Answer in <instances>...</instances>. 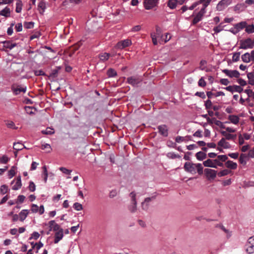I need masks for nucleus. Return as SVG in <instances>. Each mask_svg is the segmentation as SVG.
Listing matches in <instances>:
<instances>
[{
	"label": "nucleus",
	"mask_w": 254,
	"mask_h": 254,
	"mask_svg": "<svg viewBox=\"0 0 254 254\" xmlns=\"http://www.w3.org/2000/svg\"><path fill=\"white\" fill-rule=\"evenodd\" d=\"M221 134L225 136L226 140H234L236 138V134H232L227 133L226 131H221Z\"/></svg>",
	"instance_id": "nucleus-17"
},
{
	"label": "nucleus",
	"mask_w": 254,
	"mask_h": 254,
	"mask_svg": "<svg viewBox=\"0 0 254 254\" xmlns=\"http://www.w3.org/2000/svg\"><path fill=\"white\" fill-rule=\"evenodd\" d=\"M202 17V16L200 15L198 13L192 20V24L195 25L197 24L199 21H200L201 20Z\"/></svg>",
	"instance_id": "nucleus-35"
},
{
	"label": "nucleus",
	"mask_w": 254,
	"mask_h": 254,
	"mask_svg": "<svg viewBox=\"0 0 254 254\" xmlns=\"http://www.w3.org/2000/svg\"><path fill=\"white\" fill-rule=\"evenodd\" d=\"M59 169L61 171L65 174H70L71 172V170H68L64 167H60Z\"/></svg>",
	"instance_id": "nucleus-49"
},
{
	"label": "nucleus",
	"mask_w": 254,
	"mask_h": 254,
	"mask_svg": "<svg viewBox=\"0 0 254 254\" xmlns=\"http://www.w3.org/2000/svg\"><path fill=\"white\" fill-rule=\"evenodd\" d=\"M8 191V187L6 185H2L0 189V192L1 194H5Z\"/></svg>",
	"instance_id": "nucleus-40"
},
{
	"label": "nucleus",
	"mask_w": 254,
	"mask_h": 254,
	"mask_svg": "<svg viewBox=\"0 0 254 254\" xmlns=\"http://www.w3.org/2000/svg\"><path fill=\"white\" fill-rule=\"evenodd\" d=\"M232 0H221L217 5V9L218 10H221L224 7L230 5Z\"/></svg>",
	"instance_id": "nucleus-12"
},
{
	"label": "nucleus",
	"mask_w": 254,
	"mask_h": 254,
	"mask_svg": "<svg viewBox=\"0 0 254 254\" xmlns=\"http://www.w3.org/2000/svg\"><path fill=\"white\" fill-rule=\"evenodd\" d=\"M168 156L172 159L180 158L181 157V156L179 154H176L174 153H168Z\"/></svg>",
	"instance_id": "nucleus-52"
},
{
	"label": "nucleus",
	"mask_w": 254,
	"mask_h": 254,
	"mask_svg": "<svg viewBox=\"0 0 254 254\" xmlns=\"http://www.w3.org/2000/svg\"><path fill=\"white\" fill-rule=\"evenodd\" d=\"M6 126L8 128H16L15 127V124L12 121H9L6 124Z\"/></svg>",
	"instance_id": "nucleus-61"
},
{
	"label": "nucleus",
	"mask_w": 254,
	"mask_h": 254,
	"mask_svg": "<svg viewBox=\"0 0 254 254\" xmlns=\"http://www.w3.org/2000/svg\"><path fill=\"white\" fill-rule=\"evenodd\" d=\"M15 169L16 168L14 166H13L8 171V176L10 178H12L15 175Z\"/></svg>",
	"instance_id": "nucleus-44"
},
{
	"label": "nucleus",
	"mask_w": 254,
	"mask_h": 254,
	"mask_svg": "<svg viewBox=\"0 0 254 254\" xmlns=\"http://www.w3.org/2000/svg\"><path fill=\"white\" fill-rule=\"evenodd\" d=\"M73 208L74 209L77 211H80L83 209L82 205L78 202H75L74 203Z\"/></svg>",
	"instance_id": "nucleus-45"
},
{
	"label": "nucleus",
	"mask_w": 254,
	"mask_h": 254,
	"mask_svg": "<svg viewBox=\"0 0 254 254\" xmlns=\"http://www.w3.org/2000/svg\"><path fill=\"white\" fill-rule=\"evenodd\" d=\"M220 82L221 84L224 85H227L229 83V80L226 78L221 79L220 80Z\"/></svg>",
	"instance_id": "nucleus-64"
},
{
	"label": "nucleus",
	"mask_w": 254,
	"mask_h": 254,
	"mask_svg": "<svg viewBox=\"0 0 254 254\" xmlns=\"http://www.w3.org/2000/svg\"><path fill=\"white\" fill-rule=\"evenodd\" d=\"M178 0H169L168 2V6L171 9H174L176 7Z\"/></svg>",
	"instance_id": "nucleus-31"
},
{
	"label": "nucleus",
	"mask_w": 254,
	"mask_h": 254,
	"mask_svg": "<svg viewBox=\"0 0 254 254\" xmlns=\"http://www.w3.org/2000/svg\"><path fill=\"white\" fill-rule=\"evenodd\" d=\"M225 166L227 168L231 169H236L237 167V163L230 160H228L225 163Z\"/></svg>",
	"instance_id": "nucleus-21"
},
{
	"label": "nucleus",
	"mask_w": 254,
	"mask_h": 254,
	"mask_svg": "<svg viewBox=\"0 0 254 254\" xmlns=\"http://www.w3.org/2000/svg\"><path fill=\"white\" fill-rule=\"evenodd\" d=\"M13 148L17 151L21 150L23 148H26V147L20 142L14 143Z\"/></svg>",
	"instance_id": "nucleus-26"
},
{
	"label": "nucleus",
	"mask_w": 254,
	"mask_h": 254,
	"mask_svg": "<svg viewBox=\"0 0 254 254\" xmlns=\"http://www.w3.org/2000/svg\"><path fill=\"white\" fill-rule=\"evenodd\" d=\"M240 48L242 49H252L254 47L253 40L251 38L240 41Z\"/></svg>",
	"instance_id": "nucleus-2"
},
{
	"label": "nucleus",
	"mask_w": 254,
	"mask_h": 254,
	"mask_svg": "<svg viewBox=\"0 0 254 254\" xmlns=\"http://www.w3.org/2000/svg\"><path fill=\"white\" fill-rule=\"evenodd\" d=\"M46 148L49 149V150L47 151V152H50L51 151V146L50 145V144H45L42 145V146H41L42 149L44 150Z\"/></svg>",
	"instance_id": "nucleus-58"
},
{
	"label": "nucleus",
	"mask_w": 254,
	"mask_h": 254,
	"mask_svg": "<svg viewBox=\"0 0 254 254\" xmlns=\"http://www.w3.org/2000/svg\"><path fill=\"white\" fill-rule=\"evenodd\" d=\"M214 120V124L219 127L220 128L224 129L226 128V127L223 125V123L219 120H217L215 118H213Z\"/></svg>",
	"instance_id": "nucleus-36"
},
{
	"label": "nucleus",
	"mask_w": 254,
	"mask_h": 254,
	"mask_svg": "<svg viewBox=\"0 0 254 254\" xmlns=\"http://www.w3.org/2000/svg\"><path fill=\"white\" fill-rule=\"evenodd\" d=\"M151 37L152 39V41L153 42V44L154 45H157V39L158 38H162L163 36L162 35V30L160 27H159L158 26H156V32H152L151 33Z\"/></svg>",
	"instance_id": "nucleus-3"
},
{
	"label": "nucleus",
	"mask_w": 254,
	"mask_h": 254,
	"mask_svg": "<svg viewBox=\"0 0 254 254\" xmlns=\"http://www.w3.org/2000/svg\"><path fill=\"white\" fill-rule=\"evenodd\" d=\"M217 158L221 162L226 161L228 159V157L226 155H220L217 156Z\"/></svg>",
	"instance_id": "nucleus-50"
},
{
	"label": "nucleus",
	"mask_w": 254,
	"mask_h": 254,
	"mask_svg": "<svg viewBox=\"0 0 254 254\" xmlns=\"http://www.w3.org/2000/svg\"><path fill=\"white\" fill-rule=\"evenodd\" d=\"M141 81L142 79L137 76H130L127 78V82L133 86H137Z\"/></svg>",
	"instance_id": "nucleus-7"
},
{
	"label": "nucleus",
	"mask_w": 254,
	"mask_h": 254,
	"mask_svg": "<svg viewBox=\"0 0 254 254\" xmlns=\"http://www.w3.org/2000/svg\"><path fill=\"white\" fill-rule=\"evenodd\" d=\"M246 251L250 254L254 253V236L248 239L246 245Z\"/></svg>",
	"instance_id": "nucleus-6"
},
{
	"label": "nucleus",
	"mask_w": 254,
	"mask_h": 254,
	"mask_svg": "<svg viewBox=\"0 0 254 254\" xmlns=\"http://www.w3.org/2000/svg\"><path fill=\"white\" fill-rule=\"evenodd\" d=\"M212 104L210 100H207L205 102V106L206 109H209L212 108Z\"/></svg>",
	"instance_id": "nucleus-53"
},
{
	"label": "nucleus",
	"mask_w": 254,
	"mask_h": 254,
	"mask_svg": "<svg viewBox=\"0 0 254 254\" xmlns=\"http://www.w3.org/2000/svg\"><path fill=\"white\" fill-rule=\"evenodd\" d=\"M49 227L50 228V230L53 229L54 231H57L60 230L61 229L60 226L57 224L54 220H51L49 222Z\"/></svg>",
	"instance_id": "nucleus-18"
},
{
	"label": "nucleus",
	"mask_w": 254,
	"mask_h": 254,
	"mask_svg": "<svg viewBox=\"0 0 254 254\" xmlns=\"http://www.w3.org/2000/svg\"><path fill=\"white\" fill-rule=\"evenodd\" d=\"M204 173L207 178L214 179L217 175V171L211 169H205Z\"/></svg>",
	"instance_id": "nucleus-10"
},
{
	"label": "nucleus",
	"mask_w": 254,
	"mask_h": 254,
	"mask_svg": "<svg viewBox=\"0 0 254 254\" xmlns=\"http://www.w3.org/2000/svg\"><path fill=\"white\" fill-rule=\"evenodd\" d=\"M39 207L36 204H32L31 207V211L34 213L38 212Z\"/></svg>",
	"instance_id": "nucleus-63"
},
{
	"label": "nucleus",
	"mask_w": 254,
	"mask_h": 254,
	"mask_svg": "<svg viewBox=\"0 0 254 254\" xmlns=\"http://www.w3.org/2000/svg\"><path fill=\"white\" fill-rule=\"evenodd\" d=\"M213 162V160L208 159L206 161H204L203 164L205 167L216 168V165H214Z\"/></svg>",
	"instance_id": "nucleus-22"
},
{
	"label": "nucleus",
	"mask_w": 254,
	"mask_h": 254,
	"mask_svg": "<svg viewBox=\"0 0 254 254\" xmlns=\"http://www.w3.org/2000/svg\"><path fill=\"white\" fill-rule=\"evenodd\" d=\"M131 197V205H129L128 209L129 211L132 212H135L137 209V202L136 200V194L134 192H131L130 194Z\"/></svg>",
	"instance_id": "nucleus-4"
},
{
	"label": "nucleus",
	"mask_w": 254,
	"mask_h": 254,
	"mask_svg": "<svg viewBox=\"0 0 254 254\" xmlns=\"http://www.w3.org/2000/svg\"><path fill=\"white\" fill-rule=\"evenodd\" d=\"M3 44V47L9 49L10 50L13 49L14 47H15L16 46V43H12L9 41H5L2 42Z\"/></svg>",
	"instance_id": "nucleus-19"
},
{
	"label": "nucleus",
	"mask_w": 254,
	"mask_h": 254,
	"mask_svg": "<svg viewBox=\"0 0 254 254\" xmlns=\"http://www.w3.org/2000/svg\"><path fill=\"white\" fill-rule=\"evenodd\" d=\"M107 74L109 77H114L117 76V73L114 69L110 68L107 70Z\"/></svg>",
	"instance_id": "nucleus-30"
},
{
	"label": "nucleus",
	"mask_w": 254,
	"mask_h": 254,
	"mask_svg": "<svg viewBox=\"0 0 254 254\" xmlns=\"http://www.w3.org/2000/svg\"><path fill=\"white\" fill-rule=\"evenodd\" d=\"M31 245H33L32 248H33L35 246H36V249L37 250H39L43 246V244L41 242H39L38 243H35L34 244L33 243H31Z\"/></svg>",
	"instance_id": "nucleus-56"
},
{
	"label": "nucleus",
	"mask_w": 254,
	"mask_h": 254,
	"mask_svg": "<svg viewBox=\"0 0 254 254\" xmlns=\"http://www.w3.org/2000/svg\"><path fill=\"white\" fill-rule=\"evenodd\" d=\"M245 31L248 34L254 33V25L253 24L249 25H247Z\"/></svg>",
	"instance_id": "nucleus-33"
},
{
	"label": "nucleus",
	"mask_w": 254,
	"mask_h": 254,
	"mask_svg": "<svg viewBox=\"0 0 254 254\" xmlns=\"http://www.w3.org/2000/svg\"><path fill=\"white\" fill-rule=\"evenodd\" d=\"M198 84L200 87H204L206 86V82L204 80V79L202 77H201V78L199 79L198 82Z\"/></svg>",
	"instance_id": "nucleus-55"
},
{
	"label": "nucleus",
	"mask_w": 254,
	"mask_h": 254,
	"mask_svg": "<svg viewBox=\"0 0 254 254\" xmlns=\"http://www.w3.org/2000/svg\"><path fill=\"white\" fill-rule=\"evenodd\" d=\"M243 91V89L240 86L234 85V91L241 93Z\"/></svg>",
	"instance_id": "nucleus-62"
},
{
	"label": "nucleus",
	"mask_w": 254,
	"mask_h": 254,
	"mask_svg": "<svg viewBox=\"0 0 254 254\" xmlns=\"http://www.w3.org/2000/svg\"><path fill=\"white\" fill-rule=\"evenodd\" d=\"M184 168L185 170L191 174H195L196 172L199 175L203 173V167L200 163L194 164L192 162H187L185 163Z\"/></svg>",
	"instance_id": "nucleus-1"
},
{
	"label": "nucleus",
	"mask_w": 254,
	"mask_h": 254,
	"mask_svg": "<svg viewBox=\"0 0 254 254\" xmlns=\"http://www.w3.org/2000/svg\"><path fill=\"white\" fill-rule=\"evenodd\" d=\"M25 109L27 114H30V115L34 114V113L32 111V107H29V106H26V107H25Z\"/></svg>",
	"instance_id": "nucleus-60"
},
{
	"label": "nucleus",
	"mask_w": 254,
	"mask_h": 254,
	"mask_svg": "<svg viewBox=\"0 0 254 254\" xmlns=\"http://www.w3.org/2000/svg\"><path fill=\"white\" fill-rule=\"evenodd\" d=\"M206 64H207V62L205 60H201L199 63V64H200L199 68L202 70H205L206 68Z\"/></svg>",
	"instance_id": "nucleus-46"
},
{
	"label": "nucleus",
	"mask_w": 254,
	"mask_h": 254,
	"mask_svg": "<svg viewBox=\"0 0 254 254\" xmlns=\"http://www.w3.org/2000/svg\"><path fill=\"white\" fill-rule=\"evenodd\" d=\"M22 3L20 0H18L16 2V7L15 11L17 13H20L22 10Z\"/></svg>",
	"instance_id": "nucleus-34"
},
{
	"label": "nucleus",
	"mask_w": 254,
	"mask_h": 254,
	"mask_svg": "<svg viewBox=\"0 0 254 254\" xmlns=\"http://www.w3.org/2000/svg\"><path fill=\"white\" fill-rule=\"evenodd\" d=\"M242 60L245 63H249L252 61L250 54L246 53L242 56Z\"/></svg>",
	"instance_id": "nucleus-27"
},
{
	"label": "nucleus",
	"mask_w": 254,
	"mask_h": 254,
	"mask_svg": "<svg viewBox=\"0 0 254 254\" xmlns=\"http://www.w3.org/2000/svg\"><path fill=\"white\" fill-rule=\"evenodd\" d=\"M35 188H36V186H35L34 183L33 182H32V181L30 182L29 185V187H28L29 190L33 192L35 190Z\"/></svg>",
	"instance_id": "nucleus-51"
},
{
	"label": "nucleus",
	"mask_w": 254,
	"mask_h": 254,
	"mask_svg": "<svg viewBox=\"0 0 254 254\" xmlns=\"http://www.w3.org/2000/svg\"><path fill=\"white\" fill-rule=\"evenodd\" d=\"M222 72L224 73L226 75L231 78H238L240 76V73L238 71L236 70H230L227 69H225L222 70Z\"/></svg>",
	"instance_id": "nucleus-8"
},
{
	"label": "nucleus",
	"mask_w": 254,
	"mask_h": 254,
	"mask_svg": "<svg viewBox=\"0 0 254 254\" xmlns=\"http://www.w3.org/2000/svg\"><path fill=\"white\" fill-rule=\"evenodd\" d=\"M228 119L230 121L231 123L237 125L239 122V118L236 115H230L228 117Z\"/></svg>",
	"instance_id": "nucleus-24"
},
{
	"label": "nucleus",
	"mask_w": 254,
	"mask_h": 254,
	"mask_svg": "<svg viewBox=\"0 0 254 254\" xmlns=\"http://www.w3.org/2000/svg\"><path fill=\"white\" fill-rule=\"evenodd\" d=\"M9 158L6 155H3L2 157L0 159V161L1 163L3 164H6L8 161Z\"/></svg>",
	"instance_id": "nucleus-54"
},
{
	"label": "nucleus",
	"mask_w": 254,
	"mask_h": 254,
	"mask_svg": "<svg viewBox=\"0 0 254 254\" xmlns=\"http://www.w3.org/2000/svg\"><path fill=\"white\" fill-rule=\"evenodd\" d=\"M158 0H146L144 6L146 9H151L154 7L158 2Z\"/></svg>",
	"instance_id": "nucleus-13"
},
{
	"label": "nucleus",
	"mask_w": 254,
	"mask_h": 254,
	"mask_svg": "<svg viewBox=\"0 0 254 254\" xmlns=\"http://www.w3.org/2000/svg\"><path fill=\"white\" fill-rule=\"evenodd\" d=\"M43 175L44 176V181L45 183H46L47 181L48 174V171H47L46 166H44L43 167Z\"/></svg>",
	"instance_id": "nucleus-43"
},
{
	"label": "nucleus",
	"mask_w": 254,
	"mask_h": 254,
	"mask_svg": "<svg viewBox=\"0 0 254 254\" xmlns=\"http://www.w3.org/2000/svg\"><path fill=\"white\" fill-rule=\"evenodd\" d=\"M247 157V156L245 154H242L240 155V157L239 158V162L242 164L245 165L246 164V162L245 161V159Z\"/></svg>",
	"instance_id": "nucleus-38"
},
{
	"label": "nucleus",
	"mask_w": 254,
	"mask_h": 254,
	"mask_svg": "<svg viewBox=\"0 0 254 254\" xmlns=\"http://www.w3.org/2000/svg\"><path fill=\"white\" fill-rule=\"evenodd\" d=\"M218 146L223 147L225 149H229L231 147L230 144L226 141V139L224 138H221V139L218 142Z\"/></svg>",
	"instance_id": "nucleus-15"
},
{
	"label": "nucleus",
	"mask_w": 254,
	"mask_h": 254,
	"mask_svg": "<svg viewBox=\"0 0 254 254\" xmlns=\"http://www.w3.org/2000/svg\"><path fill=\"white\" fill-rule=\"evenodd\" d=\"M27 87L25 86H22L14 84L11 86V90L15 95H18L20 92L25 93Z\"/></svg>",
	"instance_id": "nucleus-5"
},
{
	"label": "nucleus",
	"mask_w": 254,
	"mask_h": 254,
	"mask_svg": "<svg viewBox=\"0 0 254 254\" xmlns=\"http://www.w3.org/2000/svg\"><path fill=\"white\" fill-rule=\"evenodd\" d=\"M195 95L200 97L202 99H205L206 98V96L203 92H196Z\"/></svg>",
	"instance_id": "nucleus-59"
},
{
	"label": "nucleus",
	"mask_w": 254,
	"mask_h": 254,
	"mask_svg": "<svg viewBox=\"0 0 254 254\" xmlns=\"http://www.w3.org/2000/svg\"><path fill=\"white\" fill-rule=\"evenodd\" d=\"M28 214V210H22L19 214V219L21 221H23L27 217Z\"/></svg>",
	"instance_id": "nucleus-20"
},
{
	"label": "nucleus",
	"mask_w": 254,
	"mask_h": 254,
	"mask_svg": "<svg viewBox=\"0 0 254 254\" xmlns=\"http://www.w3.org/2000/svg\"><path fill=\"white\" fill-rule=\"evenodd\" d=\"M230 171L227 169H224L218 173L219 177H222L227 175L230 173Z\"/></svg>",
	"instance_id": "nucleus-42"
},
{
	"label": "nucleus",
	"mask_w": 254,
	"mask_h": 254,
	"mask_svg": "<svg viewBox=\"0 0 254 254\" xmlns=\"http://www.w3.org/2000/svg\"><path fill=\"white\" fill-rule=\"evenodd\" d=\"M131 44V41L130 40L126 39L119 42L116 45V47L117 48L122 49L126 47H128Z\"/></svg>",
	"instance_id": "nucleus-9"
},
{
	"label": "nucleus",
	"mask_w": 254,
	"mask_h": 254,
	"mask_svg": "<svg viewBox=\"0 0 254 254\" xmlns=\"http://www.w3.org/2000/svg\"><path fill=\"white\" fill-rule=\"evenodd\" d=\"M213 161H214L213 163H214V165H216L215 168H217V166H220V167L223 166V163L222 162H221V161L219 160L217 157L216 159L213 160Z\"/></svg>",
	"instance_id": "nucleus-47"
},
{
	"label": "nucleus",
	"mask_w": 254,
	"mask_h": 254,
	"mask_svg": "<svg viewBox=\"0 0 254 254\" xmlns=\"http://www.w3.org/2000/svg\"><path fill=\"white\" fill-rule=\"evenodd\" d=\"M10 10L8 7H5L1 11H0V15L8 17L10 16Z\"/></svg>",
	"instance_id": "nucleus-25"
},
{
	"label": "nucleus",
	"mask_w": 254,
	"mask_h": 254,
	"mask_svg": "<svg viewBox=\"0 0 254 254\" xmlns=\"http://www.w3.org/2000/svg\"><path fill=\"white\" fill-rule=\"evenodd\" d=\"M240 55V52H236L234 53L232 57V61L234 62H237L239 61Z\"/></svg>",
	"instance_id": "nucleus-37"
},
{
	"label": "nucleus",
	"mask_w": 254,
	"mask_h": 254,
	"mask_svg": "<svg viewBox=\"0 0 254 254\" xmlns=\"http://www.w3.org/2000/svg\"><path fill=\"white\" fill-rule=\"evenodd\" d=\"M247 23L246 21H242L234 25V29H236L235 32H239L241 30L246 28Z\"/></svg>",
	"instance_id": "nucleus-16"
},
{
	"label": "nucleus",
	"mask_w": 254,
	"mask_h": 254,
	"mask_svg": "<svg viewBox=\"0 0 254 254\" xmlns=\"http://www.w3.org/2000/svg\"><path fill=\"white\" fill-rule=\"evenodd\" d=\"M21 177L19 176L17 178L15 185L12 187V190H17L21 187Z\"/></svg>",
	"instance_id": "nucleus-23"
},
{
	"label": "nucleus",
	"mask_w": 254,
	"mask_h": 254,
	"mask_svg": "<svg viewBox=\"0 0 254 254\" xmlns=\"http://www.w3.org/2000/svg\"><path fill=\"white\" fill-rule=\"evenodd\" d=\"M45 8L46 5L45 2L42 1L39 2L38 5V9L40 11V13L42 14L44 12Z\"/></svg>",
	"instance_id": "nucleus-32"
},
{
	"label": "nucleus",
	"mask_w": 254,
	"mask_h": 254,
	"mask_svg": "<svg viewBox=\"0 0 254 254\" xmlns=\"http://www.w3.org/2000/svg\"><path fill=\"white\" fill-rule=\"evenodd\" d=\"M195 156L197 160L201 161L203 160V159H205L206 158L207 155L204 152L199 151L196 153V154H195Z\"/></svg>",
	"instance_id": "nucleus-28"
},
{
	"label": "nucleus",
	"mask_w": 254,
	"mask_h": 254,
	"mask_svg": "<svg viewBox=\"0 0 254 254\" xmlns=\"http://www.w3.org/2000/svg\"><path fill=\"white\" fill-rule=\"evenodd\" d=\"M149 204L144 201L141 203V208L143 210L147 211L149 208Z\"/></svg>",
	"instance_id": "nucleus-48"
},
{
	"label": "nucleus",
	"mask_w": 254,
	"mask_h": 254,
	"mask_svg": "<svg viewBox=\"0 0 254 254\" xmlns=\"http://www.w3.org/2000/svg\"><path fill=\"white\" fill-rule=\"evenodd\" d=\"M110 54L107 53H102L99 55V58L103 62L106 61L109 59Z\"/></svg>",
	"instance_id": "nucleus-29"
},
{
	"label": "nucleus",
	"mask_w": 254,
	"mask_h": 254,
	"mask_svg": "<svg viewBox=\"0 0 254 254\" xmlns=\"http://www.w3.org/2000/svg\"><path fill=\"white\" fill-rule=\"evenodd\" d=\"M64 237V232L63 229H60V230L57 231L55 235L54 243L57 244L60 240H61Z\"/></svg>",
	"instance_id": "nucleus-14"
},
{
	"label": "nucleus",
	"mask_w": 254,
	"mask_h": 254,
	"mask_svg": "<svg viewBox=\"0 0 254 254\" xmlns=\"http://www.w3.org/2000/svg\"><path fill=\"white\" fill-rule=\"evenodd\" d=\"M158 132L163 136L167 137L168 135V128L166 125H162L158 127Z\"/></svg>",
	"instance_id": "nucleus-11"
},
{
	"label": "nucleus",
	"mask_w": 254,
	"mask_h": 254,
	"mask_svg": "<svg viewBox=\"0 0 254 254\" xmlns=\"http://www.w3.org/2000/svg\"><path fill=\"white\" fill-rule=\"evenodd\" d=\"M40 236V234L37 232H34L32 233V236L30 238V240H31V239H34L35 240H37Z\"/></svg>",
	"instance_id": "nucleus-57"
},
{
	"label": "nucleus",
	"mask_w": 254,
	"mask_h": 254,
	"mask_svg": "<svg viewBox=\"0 0 254 254\" xmlns=\"http://www.w3.org/2000/svg\"><path fill=\"white\" fill-rule=\"evenodd\" d=\"M42 133L45 134H52L54 133V131L53 128L48 127L45 130H42Z\"/></svg>",
	"instance_id": "nucleus-39"
},
{
	"label": "nucleus",
	"mask_w": 254,
	"mask_h": 254,
	"mask_svg": "<svg viewBox=\"0 0 254 254\" xmlns=\"http://www.w3.org/2000/svg\"><path fill=\"white\" fill-rule=\"evenodd\" d=\"M34 23L33 22H26L24 23V26L26 29H31L33 28Z\"/></svg>",
	"instance_id": "nucleus-41"
}]
</instances>
